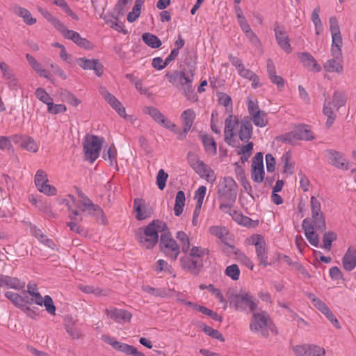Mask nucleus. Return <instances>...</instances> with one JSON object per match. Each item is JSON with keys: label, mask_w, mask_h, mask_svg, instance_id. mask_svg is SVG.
<instances>
[{"label": "nucleus", "mask_w": 356, "mask_h": 356, "mask_svg": "<svg viewBox=\"0 0 356 356\" xmlns=\"http://www.w3.org/2000/svg\"><path fill=\"white\" fill-rule=\"evenodd\" d=\"M253 146V143L249 142L248 144L239 147L238 154L241 155V160L243 163L247 161L251 156Z\"/></svg>", "instance_id": "49530a36"}, {"label": "nucleus", "mask_w": 356, "mask_h": 356, "mask_svg": "<svg viewBox=\"0 0 356 356\" xmlns=\"http://www.w3.org/2000/svg\"><path fill=\"white\" fill-rule=\"evenodd\" d=\"M320 7L317 6L312 14V21L315 26V32L316 35H320L323 31V24L319 17Z\"/></svg>", "instance_id": "a19ab883"}, {"label": "nucleus", "mask_w": 356, "mask_h": 356, "mask_svg": "<svg viewBox=\"0 0 356 356\" xmlns=\"http://www.w3.org/2000/svg\"><path fill=\"white\" fill-rule=\"evenodd\" d=\"M264 158L261 152L257 153L251 164V178L253 181L261 183L264 179Z\"/></svg>", "instance_id": "f3484780"}, {"label": "nucleus", "mask_w": 356, "mask_h": 356, "mask_svg": "<svg viewBox=\"0 0 356 356\" xmlns=\"http://www.w3.org/2000/svg\"><path fill=\"white\" fill-rule=\"evenodd\" d=\"M67 111V107L63 104H54L53 99L47 105V111L51 114H58L65 113Z\"/></svg>", "instance_id": "6e6d98bb"}, {"label": "nucleus", "mask_w": 356, "mask_h": 356, "mask_svg": "<svg viewBox=\"0 0 356 356\" xmlns=\"http://www.w3.org/2000/svg\"><path fill=\"white\" fill-rule=\"evenodd\" d=\"M189 254L191 257L199 260V259L202 258L204 255L208 254V250L201 247L193 246L190 250Z\"/></svg>", "instance_id": "052dcab7"}, {"label": "nucleus", "mask_w": 356, "mask_h": 356, "mask_svg": "<svg viewBox=\"0 0 356 356\" xmlns=\"http://www.w3.org/2000/svg\"><path fill=\"white\" fill-rule=\"evenodd\" d=\"M6 286L16 290H22L25 287V282L16 277H7Z\"/></svg>", "instance_id": "603ef678"}, {"label": "nucleus", "mask_w": 356, "mask_h": 356, "mask_svg": "<svg viewBox=\"0 0 356 356\" xmlns=\"http://www.w3.org/2000/svg\"><path fill=\"white\" fill-rule=\"evenodd\" d=\"M346 102V95L340 91H335L332 99H326L324 102L323 113L327 117L325 125L330 128L336 119L334 111H338Z\"/></svg>", "instance_id": "423d86ee"}, {"label": "nucleus", "mask_w": 356, "mask_h": 356, "mask_svg": "<svg viewBox=\"0 0 356 356\" xmlns=\"http://www.w3.org/2000/svg\"><path fill=\"white\" fill-rule=\"evenodd\" d=\"M5 296L17 307L22 308L24 306V300L23 297L18 293L13 291H6Z\"/></svg>", "instance_id": "a18cd8bd"}, {"label": "nucleus", "mask_w": 356, "mask_h": 356, "mask_svg": "<svg viewBox=\"0 0 356 356\" xmlns=\"http://www.w3.org/2000/svg\"><path fill=\"white\" fill-rule=\"evenodd\" d=\"M27 293L31 296V303L41 307L43 306L49 314L56 315V309L52 298L48 295L42 297L38 291L36 284L29 283L27 285Z\"/></svg>", "instance_id": "1a4fd4ad"}, {"label": "nucleus", "mask_w": 356, "mask_h": 356, "mask_svg": "<svg viewBox=\"0 0 356 356\" xmlns=\"http://www.w3.org/2000/svg\"><path fill=\"white\" fill-rule=\"evenodd\" d=\"M302 227L309 243L314 247H318V232H323L325 230V221L319 223L317 220L306 218L302 220Z\"/></svg>", "instance_id": "0eeeda50"}, {"label": "nucleus", "mask_w": 356, "mask_h": 356, "mask_svg": "<svg viewBox=\"0 0 356 356\" xmlns=\"http://www.w3.org/2000/svg\"><path fill=\"white\" fill-rule=\"evenodd\" d=\"M232 64L236 67L238 74L247 79H250L254 75V73L249 69H245L242 61L237 57L230 58Z\"/></svg>", "instance_id": "473e14b6"}, {"label": "nucleus", "mask_w": 356, "mask_h": 356, "mask_svg": "<svg viewBox=\"0 0 356 356\" xmlns=\"http://www.w3.org/2000/svg\"><path fill=\"white\" fill-rule=\"evenodd\" d=\"M155 271L157 273L165 271L170 275H172L173 277H175V274L173 273L172 267L163 259H159L156 261L155 265Z\"/></svg>", "instance_id": "09e8293b"}, {"label": "nucleus", "mask_w": 356, "mask_h": 356, "mask_svg": "<svg viewBox=\"0 0 356 356\" xmlns=\"http://www.w3.org/2000/svg\"><path fill=\"white\" fill-rule=\"evenodd\" d=\"M143 4V1L142 0H136L132 11L127 15V20L129 22L136 21L140 16Z\"/></svg>", "instance_id": "79ce46f5"}, {"label": "nucleus", "mask_w": 356, "mask_h": 356, "mask_svg": "<svg viewBox=\"0 0 356 356\" xmlns=\"http://www.w3.org/2000/svg\"><path fill=\"white\" fill-rule=\"evenodd\" d=\"M31 234L38 238V240L43 243L47 247L51 249H55L56 245L54 241L47 238V236L44 234L42 231L38 228L36 226L31 227Z\"/></svg>", "instance_id": "f704fd0d"}, {"label": "nucleus", "mask_w": 356, "mask_h": 356, "mask_svg": "<svg viewBox=\"0 0 356 356\" xmlns=\"http://www.w3.org/2000/svg\"><path fill=\"white\" fill-rule=\"evenodd\" d=\"M176 238L181 245V250L184 253H187L190 250V240L188 235L182 231L177 232Z\"/></svg>", "instance_id": "c03bdc74"}, {"label": "nucleus", "mask_w": 356, "mask_h": 356, "mask_svg": "<svg viewBox=\"0 0 356 356\" xmlns=\"http://www.w3.org/2000/svg\"><path fill=\"white\" fill-rule=\"evenodd\" d=\"M134 210L136 213V218L139 220L146 219L151 216L150 209L142 199H136L134 200Z\"/></svg>", "instance_id": "cd10ccee"}, {"label": "nucleus", "mask_w": 356, "mask_h": 356, "mask_svg": "<svg viewBox=\"0 0 356 356\" xmlns=\"http://www.w3.org/2000/svg\"><path fill=\"white\" fill-rule=\"evenodd\" d=\"M337 235L333 232H327L323 234V246L325 250L330 251L332 248V243L336 241Z\"/></svg>", "instance_id": "de8ad7c7"}, {"label": "nucleus", "mask_w": 356, "mask_h": 356, "mask_svg": "<svg viewBox=\"0 0 356 356\" xmlns=\"http://www.w3.org/2000/svg\"><path fill=\"white\" fill-rule=\"evenodd\" d=\"M168 178V175L163 169L159 170L156 175V184L160 190H163L165 187Z\"/></svg>", "instance_id": "680f3d73"}, {"label": "nucleus", "mask_w": 356, "mask_h": 356, "mask_svg": "<svg viewBox=\"0 0 356 356\" xmlns=\"http://www.w3.org/2000/svg\"><path fill=\"white\" fill-rule=\"evenodd\" d=\"M99 92L104 99L122 118H126V110L122 103L104 86L99 88Z\"/></svg>", "instance_id": "aec40b11"}, {"label": "nucleus", "mask_w": 356, "mask_h": 356, "mask_svg": "<svg viewBox=\"0 0 356 356\" xmlns=\"http://www.w3.org/2000/svg\"><path fill=\"white\" fill-rule=\"evenodd\" d=\"M185 202L186 197L184 193L182 191H178L176 195L174 206V213L176 216H179L183 213Z\"/></svg>", "instance_id": "ea45409f"}, {"label": "nucleus", "mask_w": 356, "mask_h": 356, "mask_svg": "<svg viewBox=\"0 0 356 356\" xmlns=\"http://www.w3.org/2000/svg\"><path fill=\"white\" fill-rule=\"evenodd\" d=\"M142 38L145 43L152 48H158L161 45L160 39L153 34L145 33Z\"/></svg>", "instance_id": "37998d69"}, {"label": "nucleus", "mask_w": 356, "mask_h": 356, "mask_svg": "<svg viewBox=\"0 0 356 356\" xmlns=\"http://www.w3.org/2000/svg\"><path fill=\"white\" fill-rule=\"evenodd\" d=\"M106 312L108 318L118 323L129 321L132 317L128 311L117 308L108 309Z\"/></svg>", "instance_id": "bb28decb"}, {"label": "nucleus", "mask_w": 356, "mask_h": 356, "mask_svg": "<svg viewBox=\"0 0 356 356\" xmlns=\"http://www.w3.org/2000/svg\"><path fill=\"white\" fill-rule=\"evenodd\" d=\"M250 327L252 332L264 337L268 336L269 330H273V325L268 315L264 312L253 313Z\"/></svg>", "instance_id": "6e6552de"}, {"label": "nucleus", "mask_w": 356, "mask_h": 356, "mask_svg": "<svg viewBox=\"0 0 356 356\" xmlns=\"http://www.w3.org/2000/svg\"><path fill=\"white\" fill-rule=\"evenodd\" d=\"M35 95L38 99L47 106L53 99L47 92L42 88H38L35 91Z\"/></svg>", "instance_id": "5fc2aeb1"}, {"label": "nucleus", "mask_w": 356, "mask_h": 356, "mask_svg": "<svg viewBox=\"0 0 356 356\" xmlns=\"http://www.w3.org/2000/svg\"><path fill=\"white\" fill-rule=\"evenodd\" d=\"M78 197L79 200H76L72 195H68L65 197H59L58 202L60 204H65L68 208L70 221L67 225L70 230L83 235L86 232L79 225V222L82 220V217L79 215L76 209L79 208L82 212L88 214L97 216H102L103 211L98 205L93 204L82 192L79 191Z\"/></svg>", "instance_id": "f257e3e1"}, {"label": "nucleus", "mask_w": 356, "mask_h": 356, "mask_svg": "<svg viewBox=\"0 0 356 356\" xmlns=\"http://www.w3.org/2000/svg\"><path fill=\"white\" fill-rule=\"evenodd\" d=\"M342 264L346 271H351L356 267V248H348L342 259Z\"/></svg>", "instance_id": "c85d7f7f"}, {"label": "nucleus", "mask_w": 356, "mask_h": 356, "mask_svg": "<svg viewBox=\"0 0 356 356\" xmlns=\"http://www.w3.org/2000/svg\"><path fill=\"white\" fill-rule=\"evenodd\" d=\"M202 141L205 152L209 155H216L217 153L216 143L211 136L204 134L202 136Z\"/></svg>", "instance_id": "4c0bfd02"}, {"label": "nucleus", "mask_w": 356, "mask_h": 356, "mask_svg": "<svg viewBox=\"0 0 356 356\" xmlns=\"http://www.w3.org/2000/svg\"><path fill=\"white\" fill-rule=\"evenodd\" d=\"M190 165L196 173L208 182L213 183L216 180L213 170L200 159L191 160Z\"/></svg>", "instance_id": "a211bd4d"}, {"label": "nucleus", "mask_w": 356, "mask_h": 356, "mask_svg": "<svg viewBox=\"0 0 356 356\" xmlns=\"http://www.w3.org/2000/svg\"><path fill=\"white\" fill-rule=\"evenodd\" d=\"M298 57L302 65L309 71L313 72H319L321 70V66L318 63L314 57L309 53H300Z\"/></svg>", "instance_id": "b1692460"}, {"label": "nucleus", "mask_w": 356, "mask_h": 356, "mask_svg": "<svg viewBox=\"0 0 356 356\" xmlns=\"http://www.w3.org/2000/svg\"><path fill=\"white\" fill-rule=\"evenodd\" d=\"M145 112L148 113L158 124L160 123L164 117V115L156 108L154 107L147 108Z\"/></svg>", "instance_id": "0e129e2a"}, {"label": "nucleus", "mask_w": 356, "mask_h": 356, "mask_svg": "<svg viewBox=\"0 0 356 356\" xmlns=\"http://www.w3.org/2000/svg\"><path fill=\"white\" fill-rule=\"evenodd\" d=\"M194 79V74L192 70L189 72H180V76L179 79V83L182 86L185 95L190 100H196V96L194 93V90L191 87V83Z\"/></svg>", "instance_id": "412c9836"}, {"label": "nucleus", "mask_w": 356, "mask_h": 356, "mask_svg": "<svg viewBox=\"0 0 356 356\" xmlns=\"http://www.w3.org/2000/svg\"><path fill=\"white\" fill-rule=\"evenodd\" d=\"M202 330L209 336L220 341H225L222 334L217 330L208 325H204Z\"/></svg>", "instance_id": "bf43d9fd"}, {"label": "nucleus", "mask_w": 356, "mask_h": 356, "mask_svg": "<svg viewBox=\"0 0 356 356\" xmlns=\"http://www.w3.org/2000/svg\"><path fill=\"white\" fill-rule=\"evenodd\" d=\"M102 339L106 343L111 345L115 350L121 352L124 343H122L116 340L114 337L106 334L102 336Z\"/></svg>", "instance_id": "864d4df0"}, {"label": "nucleus", "mask_w": 356, "mask_h": 356, "mask_svg": "<svg viewBox=\"0 0 356 356\" xmlns=\"http://www.w3.org/2000/svg\"><path fill=\"white\" fill-rule=\"evenodd\" d=\"M309 356H324L325 351L323 348L316 345H309Z\"/></svg>", "instance_id": "774afa93"}, {"label": "nucleus", "mask_w": 356, "mask_h": 356, "mask_svg": "<svg viewBox=\"0 0 356 356\" xmlns=\"http://www.w3.org/2000/svg\"><path fill=\"white\" fill-rule=\"evenodd\" d=\"M34 182L36 188L45 182H49L47 173L42 170H38L35 175Z\"/></svg>", "instance_id": "e2e57ef3"}, {"label": "nucleus", "mask_w": 356, "mask_h": 356, "mask_svg": "<svg viewBox=\"0 0 356 356\" xmlns=\"http://www.w3.org/2000/svg\"><path fill=\"white\" fill-rule=\"evenodd\" d=\"M230 306L235 309L245 311L248 308L254 311L257 307V302L252 296L245 292L234 294L228 297Z\"/></svg>", "instance_id": "9b49d317"}, {"label": "nucleus", "mask_w": 356, "mask_h": 356, "mask_svg": "<svg viewBox=\"0 0 356 356\" xmlns=\"http://www.w3.org/2000/svg\"><path fill=\"white\" fill-rule=\"evenodd\" d=\"M209 232L218 237L219 239L224 241L227 238L228 234L227 229L224 227L220 226H212L209 228Z\"/></svg>", "instance_id": "8fccbe9b"}, {"label": "nucleus", "mask_w": 356, "mask_h": 356, "mask_svg": "<svg viewBox=\"0 0 356 356\" xmlns=\"http://www.w3.org/2000/svg\"><path fill=\"white\" fill-rule=\"evenodd\" d=\"M65 328L66 332L73 339H79L81 337V330L76 326V320L72 316H67L65 319Z\"/></svg>", "instance_id": "7c9ffc66"}, {"label": "nucleus", "mask_w": 356, "mask_h": 356, "mask_svg": "<svg viewBox=\"0 0 356 356\" xmlns=\"http://www.w3.org/2000/svg\"><path fill=\"white\" fill-rule=\"evenodd\" d=\"M166 229V224L163 221L153 220L143 229L138 232L137 239L143 247L151 249L158 242L159 233L164 232Z\"/></svg>", "instance_id": "20e7f679"}, {"label": "nucleus", "mask_w": 356, "mask_h": 356, "mask_svg": "<svg viewBox=\"0 0 356 356\" xmlns=\"http://www.w3.org/2000/svg\"><path fill=\"white\" fill-rule=\"evenodd\" d=\"M330 31L332 36L330 53L332 58L323 64L324 70L330 73L341 74L343 70L342 50L343 39L339 21L335 16L329 19Z\"/></svg>", "instance_id": "f03ea898"}, {"label": "nucleus", "mask_w": 356, "mask_h": 356, "mask_svg": "<svg viewBox=\"0 0 356 356\" xmlns=\"http://www.w3.org/2000/svg\"><path fill=\"white\" fill-rule=\"evenodd\" d=\"M102 145V139L94 136H86L83 144V149L86 159L93 163L99 156Z\"/></svg>", "instance_id": "f8f14e48"}, {"label": "nucleus", "mask_w": 356, "mask_h": 356, "mask_svg": "<svg viewBox=\"0 0 356 356\" xmlns=\"http://www.w3.org/2000/svg\"><path fill=\"white\" fill-rule=\"evenodd\" d=\"M121 353L127 355H132L134 356H145L144 353L138 351L134 346L127 343H124L123 346Z\"/></svg>", "instance_id": "338daca9"}, {"label": "nucleus", "mask_w": 356, "mask_h": 356, "mask_svg": "<svg viewBox=\"0 0 356 356\" xmlns=\"http://www.w3.org/2000/svg\"><path fill=\"white\" fill-rule=\"evenodd\" d=\"M26 58L30 66L40 76L47 79H51L49 72L45 70L42 65L39 63L33 56L29 54L26 55Z\"/></svg>", "instance_id": "c756f323"}, {"label": "nucleus", "mask_w": 356, "mask_h": 356, "mask_svg": "<svg viewBox=\"0 0 356 356\" xmlns=\"http://www.w3.org/2000/svg\"><path fill=\"white\" fill-rule=\"evenodd\" d=\"M275 38L279 46L287 54L292 51V47L289 42V39L286 31L281 27L275 29Z\"/></svg>", "instance_id": "a878e982"}, {"label": "nucleus", "mask_w": 356, "mask_h": 356, "mask_svg": "<svg viewBox=\"0 0 356 356\" xmlns=\"http://www.w3.org/2000/svg\"><path fill=\"white\" fill-rule=\"evenodd\" d=\"M12 140L14 143H18L19 146L31 152H37L39 149V145L33 138L27 136H13Z\"/></svg>", "instance_id": "4be33fe9"}, {"label": "nucleus", "mask_w": 356, "mask_h": 356, "mask_svg": "<svg viewBox=\"0 0 356 356\" xmlns=\"http://www.w3.org/2000/svg\"><path fill=\"white\" fill-rule=\"evenodd\" d=\"M238 127V119L236 116L229 115L225 122V141L231 146H236V131Z\"/></svg>", "instance_id": "4468645a"}, {"label": "nucleus", "mask_w": 356, "mask_h": 356, "mask_svg": "<svg viewBox=\"0 0 356 356\" xmlns=\"http://www.w3.org/2000/svg\"><path fill=\"white\" fill-rule=\"evenodd\" d=\"M183 127H185V131H189L193 124L195 118V113L193 109L188 108L185 110L180 116Z\"/></svg>", "instance_id": "58836bf2"}, {"label": "nucleus", "mask_w": 356, "mask_h": 356, "mask_svg": "<svg viewBox=\"0 0 356 356\" xmlns=\"http://www.w3.org/2000/svg\"><path fill=\"white\" fill-rule=\"evenodd\" d=\"M314 138L313 133L309 126L300 124L296 126L290 132L280 136L279 140L284 143L293 144L300 140H310L314 139Z\"/></svg>", "instance_id": "9d476101"}, {"label": "nucleus", "mask_w": 356, "mask_h": 356, "mask_svg": "<svg viewBox=\"0 0 356 356\" xmlns=\"http://www.w3.org/2000/svg\"><path fill=\"white\" fill-rule=\"evenodd\" d=\"M160 245L164 252L172 260L175 261L179 254V246L168 233H165L161 236Z\"/></svg>", "instance_id": "dca6fc26"}, {"label": "nucleus", "mask_w": 356, "mask_h": 356, "mask_svg": "<svg viewBox=\"0 0 356 356\" xmlns=\"http://www.w3.org/2000/svg\"><path fill=\"white\" fill-rule=\"evenodd\" d=\"M250 245H254L257 258L260 265L266 267L268 261V251L264 238L260 234H253L247 238Z\"/></svg>", "instance_id": "ddd939ff"}, {"label": "nucleus", "mask_w": 356, "mask_h": 356, "mask_svg": "<svg viewBox=\"0 0 356 356\" xmlns=\"http://www.w3.org/2000/svg\"><path fill=\"white\" fill-rule=\"evenodd\" d=\"M13 12L16 15L22 18L24 22L28 25H33L36 23V19L33 17L31 13L23 7L15 6L13 8Z\"/></svg>", "instance_id": "72a5a7b5"}, {"label": "nucleus", "mask_w": 356, "mask_h": 356, "mask_svg": "<svg viewBox=\"0 0 356 356\" xmlns=\"http://www.w3.org/2000/svg\"><path fill=\"white\" fill-rule=\"evenodd\" d=\"M252 135V126L248 120H242L241 122L238 136L242 141H248Z\"/></svg>", "instance_id": "e433bc0d"}, {"label": "nucleus", "mask_w": 356, "mask_h": 356, "mask_svg": "<svg viewBox=\"0 0 356 356\" xmlns=\"http://www.w3.org/2000/svg\"><path fill=\"white\" fill-rule=\"evenodd\" d=\"M37 189L40 192L48 196H54L57 194V189L54 186L45 182L37 187Z\"/></svg>", "instance_id": "13d9d810"}, {"label": "nucleus", "mask_w": 356, "mask_h": 356, "mask_svg": "<svg viewBox=\"0 0 356 356\" xmlns=\"http://www.w3.org/2000/svg\"><path fill=\"white\" fill-rule=\"evenodd\" d=\"M280 162L282 164L284 174L291 175L293 173L295 163L292 160L290 152H286L284 153L281 157Z\"/></svg>", "instance_id": "c9c22d12"}, {"label": "nucleus", "mask_w": 356, "mask_h": 356, "mask_svg": "<svg viewBox=\"0 0 356 356\" xmlns=\"http://www.w3.org/2000/svg\"><path fill=\"white\" fill-rule=\"evenodd\" d=\"M76 63L83 70H93L98 76H101L103 74V65L98 60L79 58L76 60Z\"/></svg>", "instance_id": "5701e85b"}, {"label": "nucleus", "mask_w": 356, "mask_h": 356, "mask_svg": "<svg viewBox=\"0 0 356 356\" xmlns=\"http://www.w3.org/2000/svg\"><path fill=\"white\" fill-rule=\"evenodd\" d=\"M207 193V187L200 186L195 191L194 199L196 200L195 206L202 207L203 201Z\"/></svg>", "instance_id": "4d7b16f0"}, {"label": "nucleus", "mask_w": 356, "mask_h": 356, "mask_svg": "<svg viewBox=\"0 0 356 356\" xmlns=\"http://www.w3.org/2000/svg\"><path fill=\"white\" fill-rule=\"evenodd\" d=\"M181 267L186 270L195 272L199 268L202 264L200 261L195 258H193L190 254L185 255L180 259Z\"/></svg>", "instance_id": "2f4dec72"}, {"label": "nucleus", "mask_w": 356, "mask_h": 356, "mask_svg": "<svg viewBox=\"0 0 356 356\" xmlns=\"http://www.w3.org/2000/svg\"><path fill=\"white\" fill-rule=\"evenodd\" d=\"M121 353L127 355H132L134 356H145L144 353L138 351L134 346L127 343H124L123 346Z\"/></svg>", "instance_id": "69168bd1"}, {"label": "nucleus", "mask_w": 356, "mask_h": 356, "mask_svg": "<svg viewBox=\"0 0 356 356\" xmlns=\"http://www.w3.org/2000/svg\"><path fill=\"white\" fill-rule=\"evenodd\" d=\"M225 274L232 280L236 281L240 277L241 271L236 264H232L225 268Z\"/></svg>", "instance_id": "3c124183"}, {"label": "nucleus", "mask_w": 356, "mask_h": 356, "mask_svg": "<svg viewBox=\"0 0 356 356\" xmlns=\"http://www.w3.org/2000/svg\"><path fill=\"white\" fill-rule=\"evenodd\" d=\"M328 160L333 166L341 169L348 170V162L344 158L343 155L339 152L330 150L328 152Z\"/></svg>", "instance_id": "393cba45"}, {"label": "nucleus", "mask_w": 356, "mask_h": 356, "mask_svg": "<svg viewBox=\"0 0 356 356\" xmlns=\"http://www.w3.org/2000/svg\"><path fill=\"white\" fill-rule=\"evenodd\" d=\"M238 194V186L231 177L222 178L218 186L220 209L225 213L230 211L231 207L235 202Z\"/></svg>", "instance_id": "7ed1b4c3"}, {"label": "nucleus", "mask_w": 356, "mask_h": 356, "mask_svg": "<svg viewBox=\"0 0 356 356\" xmlns=\"http://www.w3.org/2000/svg\"><path fill=\"white\" fill-rule=\"evenodd\" d=\"M308 297L313 303L314 307L321 311L336 328H341L339 322L324 302L316 298L314 294H309Z\"/></svg>", "instance_id": "6ab92c4d"}, {"label": "nucleus", "mask_w": 356, "mask_h": 356, "mask_svg": "<svg viewBox=\"0 0 356 356\" xmlns=\"http://www.w3.org/2000/svg\"><path fill=\"white\" fill-rule=\"evenodd\" d=\"M42 14L44 18L63 35L65 38L72 40L77 45L84 48H89L90 47V43L88 40L81 38L79 33L72 30H69L63 23H62L58 18L55 17L49 12L45 10L42 12Z\"/></svg>", "instance_id": "39448f33"}, {"label": "nucleus", "mask_w": 356, "mask_h": 356, "mask_svg": "<svg viewBox=\"0 0 356 356\" xmlns=\"http://www.w3.org/2000/svg\"><path fill=\"white\" fill-rule=\"evenodd\" d=\"M248 109L251 119L256 127H264L268 123L266 113L260 110L257 101L249 100Z\"/></svg>", "instance_id": "2eb2a0df"}]
</instances>
